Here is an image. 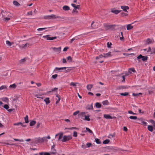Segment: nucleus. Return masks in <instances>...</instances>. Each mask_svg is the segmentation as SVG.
I'll list each match as a JSON object with an SVG mask.
<instances>
[{
  "instance_id": "5fc2aeb1",
  "label": "nucleus",
  "mask_w": 155,
  "mask_h": 155,
  "mask_svg": "<svg viewBox=\"0 0 155 155\" xmlns=\"http://www.w3.org/2000/svg\"><path fill=\"white\" fill-rule=\"evenodd\" d=\"M102 57H103V55L101 54V55H99V56L96 57V60H97L98 59H99V58H101Z\"/></svg>"
},
{
  "instance_id": "79ce46f5",
  "label": "nucleus",
  "mask_w": 155,
  "mask_h": 155,
  "mask_svg": "<svg viewBox=\"0 0 155 155\" xmlns=\"http://www.w3.org/2000/svg\"><path fill=\"white\" fill-rule=\"evenodd\" d=\"M129 118L131 119L136 120L137 119V117L135 116H130Z\"/></svg>"
},
{
  "instance_id": "dca6fc26",
  "label": "nucleus",
  "mask_w": 155,
  "mask_h": 155,
  "mask_svg": "<svg viewBox=\"0 0 155 155\" xmlns=\"http://www.w3.org/2000/svg\"><path fill=\"white\" fill-rule=\"evenodd\" d=\"M90 116L89 114H88L87 115H85V118L84 119L83 118V119L84 120L90 121V119L89 118Z\"/></svg>"
},
{
  "instance_id": "338daca9",
  "label": "nucleus",
  "mask_w": 155,
  "mask_h": 155,
  "mask_svg": "<svg viewBox=\"0 0 155 155\" xmlns=\"http://www.w3.org/2000/svg\"><path fill=\"white\" fill-rule=\"evenodd\" d=\"M92 144L91 143H88L86 144V146L87 147H89Z\"/></svg>"
},
{
  "instance_id": "c03bdc74",
  "label": "nucleus",
  "mask_w": 155,
  "mask_h": 155,
  "mask_svg": "<svg viewBox=\"0 0 155 155\" xmlns=\"http://www.w3.org/2000/svg\"><path fill=\"white\" fill-rule=\"evenodd\" d=\"M110 141L108 139H107L103 141V143L104 144H106L108 143Z\"/></svg>"
},
{
  "instance_id": "13d9d810",
  "label": "nucleus",
  "mask_w": 155,
  "mask_h": 155,
  "mask_svg": "<svg viewBox=\"0 0 155 155\" xmlns=\"http://www.w3.org/2000/svg\"><path fill=\"white\" fill-rule=\"evenodd\" d=\"M80 112V111L79 110H78L75 112H74V113L73 114V115L74 116H76V115L77 114H78Z\"/></svg>"
},
{
  "instance_id": "8fccbe9b",
  "label": "nucleus",
  "mask_w": 155,
  "mask_h": 155,
  "mask_svg": "<svg viewBox=\"0 0 155 155\" xmlns=\"http://www.w3.org/2000/svg\"><path fill=\"white\" fill-rule=\"evenodd\" d=\"M155 54V48H152V52L150 53V54Z\"/></svg>"
},
{
  "instance_id": "e2e57ef3",
  "label": "nucleus",
  "mask_w": 155,
  "mask_h": 155,
  "mask_svg": "<svg viewBox=\"0 0 155 155\" xmlns=\"http://www.w3.org/2000/svg\"><path fill=\"white\" fill-rule=\"evenodd\" d=\"M57 38V37L55 36L53 37H50L49 40H52L54 39H56Z\"/></svg>"
},
{
  "instance_id": "2eb2a0df",
  "label": "nucleus",
  "mask_w": 155,
  "mask_h": 155,
  "mask_svg": "<svg viewBox=\"0 0 155 155\" xmlns=\"http://www.w3.org/2000/svg\"><path fill=\"white\" fill-rule=\"evenodd\" d=\"M147 129L150 132H152L153 130V126L148 125L147 127Z\"/></svg>"
},
{
  "instance_id": "423d86ee",
  "label": "nucleus",
  "mask_w": 155,
  "mask_h": 155,
  "mask_svg": "<svg viewBox=\"0 0 155 155\" xmlns=\"http://www.w3.org/2000/svg\"><path fill=\"white\" fill-rule=\"evenodd\" d=\"M138 120H139L137 122L138 123L140 124H142L143 125H147V123L144 121H143L142 120V118L140 119H138Z\"/></svg>"
},
{
  "instance_id": "864d4df0",
  "label": "nucleus",
  "mask_w": 155,
  "mask_h": 155,
  "mask_svg": "<svg viewBox=\"0 0 155 155\" xmlns=\"http://www.w3.org/2000/svg\"><path fill=\"white\" fill-rule=\"evenodd\" d=\"M107 47L108 48H111L110 46L112 45V44L111 43H109V42H108L107 44Z\"/></svg>"
},
{
  "instance_id": "f257e3e1",
  "label": "nucleus",
  "mask_w": 155,
  "mask_h": 155,
  "mask_svg": "<svg viewBox=\"0 0 155 155\" xmlns=\"http://www.w3.org/2000/svg\"><path fill=\"white\" fill-rule=\"evenodd\" d=\"M72 138V137L71 135L64 136L63 137L61 141L63 142H65L69 140Z\"/></svg>"
},
{
  "instance_id": "bf43d9fd",
  "label": "nucleus",
  "mask_w": 155,
  "mask_h": 155,
  "mask_svg": "<svg viewBox=\"0 0 155 155\" xmlns=\"http://www.w3.org/2000/svg\"><path fill=\"white\" fill-rule=\"evenodd\" d=\"M67 59L68 61H69L71 62L72 61V58L70 56H69L68 57Z\"/></svg>"
},
{
  "instance_id": "a878e982",
  "label": "nucleus",
  "mask_w": 155,
  "mask_h": 155,
  "mask_svg": "<svg viewBox=\"0 0 155 155\" xmlns=\"http://www.w3.org/2000/svg\"><path fill=\"white\" fill-rule=\"evenodd\" d=\"M63 9L65 11H68L70 9V7L67 5H65L63 7Z\"/></svg>"
},
{
  "instance_id": "69168bd1",
  "label": "nucleus",
  "mask_w": 155,
  "mask_h": 155,
  "mask_svg": "<svg viewBox=\"0 0 155 155\" xmlns=\"http://www.w3.org/2000/svg\"><path fill=\"white\" fill-rule=\"evenodd\" d=\"M128 113L130 114H131L133 115H135L136 114L134 113L131 110L128 111Z\"/></svg>"
},
{
  "instance_id": "412c9836",
  "label": "nucleus",
  "mask_w": 155,
  "mask_h": 155,
  "mask_svg": "<svg viewBox=\"0 0 155 155\" xmlns=\"http://www.w3.org/2000/svg\"><path fill=\"white\" fill-rule=\"evenodd\" d=\"M93 85L92 84H88L87 86V88L89 91H91V89L92 88Z\"/></svg>"
},
{
  "instance_id": "774afa93",
  "label": "nucleus",
  "mask_w": 155,
  "mask_h": 155,
  "mask_svg": "<svg viewBox=\"0 0 155 155\" xmlns=\"http://www.w3.org/2000/svg\"><path fill=\"white\" fill-rule=\"evenodd\" d=\"M81 147L82 148L86 149L87 148V146L85 144H83L81 146Z\"/></svg>"
},
{
  "instance_id": "6ab92c4d",
  "label": "nucleus",
  "mask_w": 155,
  "mask_h": 155,
  "mask_svg": "<svg viewBox=\"0 0 155 155\" xmlns=\"http://www.w3.org/2000/svg\"><path fill=\"white\" fill-rule=\"evenodd\" d=\"M6 43L8 46L10 47L12 44H14V43L13 42H11L7 40L6 41Z\"/></svg>"
},
{
  "instance_id": "37998d69",
  "label": "nucleus",
  "mask_w": 155,
  "mask_h": 155,
  "mask_svg": "<svg viewBox=\"0 0 155 155\" xmlns=\"http://www.w3.org/2000/svg\"><path fill=\"white\" fill-rule=\"evenodd\" d=\"M50 35H47L45 36H44L43 37L44 38H46L47 40H49L50 39Z\"/></svg>"
},
{
  "instance_id": "0e129e2a",
  "label": "nucleus",
  "mask_w": 155,
  "mask_h": 155,
  "mask_svg": "<svg viewBox=\"0 0 155 155\" xmlns=\"http://www.w3.org/2000/svg\"><path fill=\"white\" fill-rule=\"evenodd\" d=\"M4 107L5 109L7 110L9 108V106L7 104H5L4 106Z\"/></svg>"
},
{
  "instance_id": "7c9ffc66",
  "label": "nucleus",
  "mask_w": 155,
  "mask_h": 155,
  "mask_svg": "<svg viewBox=\"0 0 155 155\" xmlns=\"http://www.w3.org/2000/svg\"><path fill=\"white\" fill-rule=\"evenodd\" d=\"M102 103L104 105H107L109 104V103L107 100L102 102Z\"/></svg>"
},
{
  "instance_id": "5701e85b",
  "label": "nucleus",
  "mask_w": 155,
  "mask_h": 155,
  "mask_svg": "<svg viewBox=\"0 0 155 155\" xmlns=\"http://www.w3.org/2000/svg\"><path fill=\"white\" fill-rule=\"evenodd\" d=\"M63 133H59V137L58 138L59 141H61L62 138L63 137Z\"/></svg>"
},
{
  "instance_id": "58836bf2",
  "label": "nucleus",
  "mask_w": 155,
  "mask_h": 155,
  "mask_svg": "<svg viewBox=\"0 0 155 155\" xmlns=\"http://www.w3.org/2000/svg\"><path fill=\"white\" fill-rule=\"evenodd\" d=\"M5 22H7L9 20H10V18H8L7 17H5V18H3L2 19Z\"/></svg>"
},
{
  "instance_id": "c9c22d12",
  "label": "nucleus",
  "mask_w": 155,
  "mask_h": 155,
  "mask_svg": "<svg viewBox=\"0 0 155 155\" xmlns=\"http://www.w3.org/2000/svg\"><path fill=\"white\" fill-rule=\"evenodd\" d=\"M67 68L65 67L61 68H56L54 70H63V69H66Z\"/></svg>"
},
{
  "instance_id": "6e6d98bb",
  "label": "nucleus",
  "mask_w": 155,
  "mask_h": 155,
  "mask_svg": "<svg viewBox=\"0 0 155 155\" xmlns=\"http://www.w3.org/2000/svg\"><path fill=\"white\" fill-rule=\"evenodd\" d=\"M13 139L14 140L16 141H19L20 142H23L24 141V140L23 139L19 140L18 139H15V138H14Z\"/></svg>"
},
{
  "instance_id": "f8f14e48",
  "label": "nucleus",
  "mask_w": 155,
  "mask_h": 155,
  "mask_svg": "<svg viewBox=\"0 0 155 155\" xmlns=\"http://www.w3.org/2000/svg\"><path fill=\"white\" fill-rule=\"evenodd\" d=\"M26 58H24L23 59H21L19 61L18 64H24L26 61Z\"/></svg>"
},
{
  "instance_id": "aec40b11",
  "label": "nucleus",
  "mask_w": 155,
  "mask_h": 155,
  "mask_svg": "<svg viewBox=\"0 0 155 155\" xmlns=\"http://www.w3.org/2000/svg\"><path fill=\"white\" fill-rule=\"evenodd\" d=\"M149 122L153 124V129L155 130V121L151 119L149 120Z\"/></svg>"
},
{
  "instance_id": "2f4dec72",
  "label": "nucleus",
  "mask_w": 155,
  "mask_h": 155,
  "mask_svg": "<svg viewBox=\"0 0 155 155\" xmlns=\"http://www.w3.org/2000/svg\"><path fill=\"white\" fill-rule=\"evenodd\" d=\"M131 71H132L133 72H136V71L135 70L134 68H130L129 69L128 72L130 74L131 73Z\"/></svg>"
},
{
  "instance_id": "1a4fd4ad",
  "label": "nucleus",
  "mask_w": 155,
  "mask_h": 155,
  "mask_svg": "<svg viewBox=\"0 0 155 155\" xmlns=\"http://www.w3.org/2000/svg\"><path fill=\"white\" fill-rule=\"evenodd\" d=\"M52 49L55 51L58 52V53H59L61 51V47H59L58 48L54 47Z\"/></svg>"
},
{
  "instance_id": "f3484780",
  "label": "nucleus",
  "mask_w": 155,
  "mask_h": 155,
  "mask_svg": "<svg viewBox=\"0 0 155 155\" xmlns=\"http://www.w3.org/2000/svg\"><path fill=\"white\" fill-rule=\"evenodd\" d=\"M71 5L74 8H76L77 9H79V8L80 7V5H76L74 4H71Z\"/></svg>"
},
{
  "instance_id": "3c124183",
  "label": "nucleus",
  "mask_w": 155,
  "mask_h": 155,
  "mask_svg": "<svg viewBox=\"0 0 155 155\" xmlns=\"http://www.w3.org/2000/svg\"><path fill=\"white\" fill-rule=\"evenodd\" d=\"M142 94L141 93H140L138 94H135L134 93H133L132 95L134 96H138L139 95H141Z\"/></svg>"
},
{
  "instance_id": "72a5a7b5",
  "label": "nucleus",
  "mask_w": 155,
  "mask_h": 155,
  "mask_svg": "<svg viewBox=\"0 0 155 155\" xmlns=\"http://www.w3.org/2000/svg\"><path fill=\"white\" fill-rule=\"evenodd\" d=\"M17 87V85L15 84H14L10 85L9 87L13 89Z\"/></svg>"
},
{
  "instance_id": "6e6552de",
  "label": "nucleus",
  "mask_w": 155,
  "mask_h": 155,
  "mask_svg": "<svg viewBox=\"0 0 155 155\" xmlns=\"http://www.w3.org/2000/svg\"><path fill=\"white\" fill-rule=\"evenodd\" d=\"M111 52H109L107 54H104L103 55V57L105 58L110 57L112 56L111 54Z\"/></svg>"
},
{
  "instance_id": "f704fd0d",
  "label": "nucleus",
  "mask_w": 155,
  "mask_h": 155,
  "mask_svg": "<svg viewBox=\"0 0 155 155\" xmlns=\"http://www.w3.org/2000/svg\"><path fill=\"white\" fill-rule=\"evenodd\" d=\"M51 27H47V28H40L37 29V30L39 32L42 31L43 30L47 28H50Z\"/></svg>"
},
{
  "instance_id": "052dcab7",
  "label": "nucleus",
  "mask_w": 155,
  "mask_h": 155,
  "mask_svg": "<svg viewBox=\"0 0 155 155\" xmlns=\"http://www.w3.org/2000/svg\"><path fill=\"white\" fill-rule=\"evenodd\" d=\"M73 136L75 137H77V133L76 131H74L73 133Z\"/></svg>"
},
{
  "instance_id": "4d7b16f0",
  "label": "nucleus",
  "mask_w": 155,
  "mask_h": 155,
  "mask_svg": "<svg viewBox=\"0 0 155 155\" xmlns=\"http://www.w3.org/2000/svg\"><path fill=\"white\" fill-rule=\"evenodd\" d=\"M67 129H68L69 130H73V129H77L76 127H71V128H65V130H66Z\"/></svg>"
},
{
  "instance_id": "e433bc0d",
  "label": "nucleus",
  "mask_w": 155,
  "mask_h": 155,
  "mask_svg": "<svg viewBox=\"0 0 155 155\" xmlns=\"http://www.w3.org/2000/svg\"><path fill=\"white\" fill-rule=\"evenodd\" d=\"M95 106L96 107L100 108L101 107V104L99 103H96L95 104Z\"/></svg>"
},
{
  "instance_id": "cd10ccee",
  "label": "nucleus",
  "mask_w": 155,
  "mask_h": 155,
  "mask_svg": "<svg viewBox=\"0 0 155 155\" xmlns=\"http://www.w3.org/2000/svg\"><path fill=\"white\" fill-rule=\"evenodd\" d=\"M44 101L45 102L46 104H48L50 102L49 98L48 97L46 98L44 100Z\"/></svg>"
},
{
  "instance_id": "603ef678",
  "label": "nucleus",
  "mask_w": 155,
  "mask_h": 155,
  "mask_svg": "<svg viewBox=\"0 0 155 155\" xmlns=\"http://www.w3.org/2000/svg\"><path fill=\"white\" fill-rule=\"evenodd\" d=\"M45 138L44 137L39 138V140L41 142H43L45 141Z\"/></svg>"
},
{
  "instance_id": "c756f323",
  "label": "nucleus",
  "mask_w": 155,
  "mask_h": 155,
  "mask_svg": "<svg viewBox=\"0 0 155 155\" xmlns=\"http://www.w3.org/2000/svg\"><path fill=\"white\" fill-rule=\"evenodd\" d=\"M1 99L4 101H5L6 103H8V99L7 97H5L2 98Z\"/></svg>"
},
{
  "instance_id": "9b49d317",
  "label": "nucleus",
  "mask_w": 155,
  "mask_h": 155,
  "mask_svg": "<svg viewBox=\"0 0 155 155\" xmlns=\"http://www.w3.org/2000/svg\"><path fill=\"white\" fill-rule=\"evenodd\" d=\"M121 8L123 9V10L126 12H128L127 11V10L128 9H129V8L127 6H121Z\"/></svg>"
},
{
  "instance_id": "ddd939ff",
  "label": "nucleus",
  "mask_w": 155,
  "mask_h": 155,
  "mask_svg": "<svg viewBox=\"0 0 155 155\" xmlns=\"http://www.w3.org/2000/svg\"><path fill=\"white\" fill-rule=\"evenodd\" d=\"M134 27V26L132 25L131 24H128L127 25V30H130L132 29Z\"/></svg>"
},
{
  "instance_id": "a211bd4d",
  "label": "nucleus",
  "mask_w": 155,
  "mask_h": 155,
  "mask_svg": "<svg viewBox=\"0 0 155 155\" xmlns=\"http://www.w3.org/2000/svg\"><path fill=\"white\" fill-rule=\"evenodd\" d=\"M78 12L77 9L74 8L72 10V13L73 15H77L78 13Z\"/></svg>"
},
{
  "instance_id": "4c0bfd02",
  "label": "nucleus",
  "mask_w": 155,
  "mask_h": 155,
  "mask_svg": "<svg viewBox=\"0 0 155 155\" xmlns=\"http://www.w3.org/2000/svg\"><path fill=\"white\" fill-rule=\"evenodd\" d=\"M36 124V121L34 120H33L30 123V125L31 126H32Z\"/></svg>"
},
{
  "instance_id": "ea45409f",
  "label": "nucleus",
  "mask_w": 155,
  "mask_h": 155,
  "mask_svg": "<svg viewBox=\"0 0 155 155\" xmlns=\"http://www.w3.org/2000/svg\"><path fill=\"white\" fill-rule=\"evenodd\" d=\"M87 108L88 110L93 109V107L92 106V104H91L90 105H88L87 106Z\"/></svg>"
},
{
  "instance_id": "a19ab883",
  "label": "nucleus",
  "mask_w": 155,
  "mask_h": 155,
  "mask_svg": "<svg viewBox=\"0 0 155 155\" xmlns=\"http://www.w3.org/2000/svg\"><path fill=\"white\" fill-rule=\"evenodd\" d=\"M25 123H28V115H26L25 117Z\"/></svg>"
},
{
  "instance_id": "393cba45",
  "label": "nucleus",
  "mask_w": 155,
  "mask_h": 155,
  "mask_svg": "<svg viewBox=\"0 0 155 155\" xmlns=\"http://www.w3.org/2000/svg\"><path fill=\"white\" fill-rule=\"evenodd\" d=\"M104 117L105 118H106V119H112L113 118L112 117L110 116L109 115V114H104Z\"/></svg>"
},
{
  "instance_id": "4be33fe9",
  "label": "nucleus",
  "mask_w": 155,
  "mask_h": 155,
  "mask_svg": "<svg viewBox=\"0 0 155 155\" xmlns=\"http://www.w3.org/2000/svg\"><path fill=\"white\" fill-rule=\"evenodd\" d=\"M78 84V83L72 82L70 83V85L71 86L73 87H76L77 86V84Z\"/></svg>"
},
{
  "instance_id": "bb28decb",
  "label": "nucleus",
  "mask_w": 155,
  "mask_h": 155,
  "mask_svg": "<svg viewBox=\"0 0 155 155\" xmlns=\"http://www.w3.org/2000/svg\"><path fill=\"white\" fill-rule=\"evenodd\" d=\"M153 42V40L150 38H148L147 40V42L148 44L152 43Z\"/></svg>"
},
{
  "instance_id": "a18cd8bd",
  "label": "nucleus",
  "mask_w": 155,
  "mask_h": 155,
  "mask_svg": "<svg viewBox=\"0 0 155 155\" xmlns=\"http://www.w3.org/2000/svg\"><path fill=\"white\" fill-rule=\"evenodd\" d=\"M128 93L125 92L124 93H120V95L122 96H126L128 95Z\"/></svg>"
},
{
  "instance_id": "20e7f679",
  "label": "nucleus",
  "mask_w": 155,
  "mask_h": 155,
  "mask_svg": "<svg viewBox=\"0 0 155 155\" xmlns=\"http://www.w3.org/2000/svg\"><path fill=\"white\" fill-rule=\"evenodd\" d=\"M30 44L29 43H26L25 45H20L19 47L21 49H25L27 47H29Z\"/></svg>"
},
{
  "instance_id": "49530a36",
  "label": "nucleus",
  "mask_w": 155,
  "mask_h": 155,
  "mask_svg": "<svg viewBox=\"0 0 155 155\" xmlns=\"http://www.w3.org/2000/svg\"><path fill=\"white\" fill-rule=\"evenodd\" d=\"M95 141H96V143H97L99 144L101 143V141H100L99 139H98L96 138L95 139Z\"/></svg>"
},
{
  "instance_id": "680f3d73",
  "label": "nucleus",
  "mask_w": 155,
  "mask_h": 155,
  "mask_svg": "<svg viewBox=\"0 0 155 155\" xmlns=\"http://www.w3.org/2000/svg\"><path fill=\"white\" fill-rule=\"evenodd\" d=\"M57 76H58V74H55L54 75H53L52 76V78H53L54 79H55L57 78Z\"/></svg>"
},
{
  "instance_id": "4468645a",
  "label": "nucleus",
  "mask_w": 155,
  "mask_h": 155,
  "mask_svg": "<svg viewBox=\"0 0 155 155\" xmlns=\"http://www.w3.org/2000/svg\"><path fill=\"white\" fill-rule=\"evenodd\" d=\"M115 25H104V26L105 27V29L106 30H108L112 28Z\"/></svg>"
},
{
  "instance_id": "9d476101",
  "label": "nucleus",
  "mask_w": 155,
  "mask_h": 155,
  "mask_svg": "<svg viewBox=\"0 0 155 155\" xmlns=\"http://www.w3.org/2000/svg\"><path fill=\"white\" fill-rule=\"evenodd\" d=\"M121 11V10H115L114 9H112L111 10V12L112 13H114L115 14H117L120 13Z\"/></svg>"
},
{
  "instance_id": "473e14b6",
  "label": "nucleus",
  "mask_w": 155,
  "mask_h": 155,
  "mask_svg": "<svg viewBox=\"0 0 155 155\" xmlns=\"http://www.w3.org/2000/svg\"><path fill=\"white\" fill-rule=\"evenodd\" d=\"M85 114L86 113L85 112H82L81 113L79 114H78V116H81L82 117L81 118L83 119L82 117L84 116L85 117Z\"/></svg>"
},
{
  "instance_id": "7ed1b4c3",
  "label": "nucleus",
  "mask_w": 155,
  "mask_h": 155,
  "mask_svg": "<svg viewBox=\"0 0 155 155\" xmlns=\"http://www.w3.org/2000/svg\"><path fill=\"white\" fill-rule=\"evenodd\" d=\"M147 58L148 57L147 56H143L141 54H140L137 57V58L138 59L142 58V60L143 61L147 60Z\"/></svg>"
},
{
  "instance_id": "c85d7f7f",
  "label": "nucleus",
  "mask_w": 155,
  "mask_h": 155,
  "mask_svg": "<svg viewBox=\"0 0 155 155\" xmlns=\"http://www.w3.org/2000/svg\"><path fill=\"white\" fill-rule=\"evenodd\" d=\"M13 3L14 5L16 6H18L20 5V4L16 1H14Z\"/></svg>"
},
{
  "instance_id": "b1692460",
  "label": "nucleus",
  "mask_w": 155,
  "mask_h": 155,
  "mask_svg": "<svg viewBox=\"0 0 155 155\" xmlns=\"http://www.w3.org/2000/svg\"><path fill=\"white\" fill-rule=\"evenodd\" d=\"M40 155H51L50 153L48 152H42L39 153Z\"/></svg>"
},
{
  "instance_id": "de8ad7c7",
  "label": "nucleus",
  "mask_w": 155,
  "mask_h": 155,
  "mask_svg": "<svg viewBox=\"0 0 155 155\" xmlns=\"http://www.w3.org/2000/svg\"><path fill=\"white\" fill-rule=\"evenodd\" d=\"M7 87L5 85H2L0 87V90H2L3 89H6Z\"/></svg>"
},
{
  "instance_id": "f03ea898",
  "label": "nucleus",
  "mask_w": 155,
  "mask_h": 155,
  "mask_svg": "<svg viewBox=\"0 0 155 155\" xmlns=\"http://www.w3.org/2000/svg\"><path fill=\"white\" fill-rule=\"evenodd\" d=\"M0 16L1 17L2 19H3L4 18L8 16V13L6 11H2L0 14Z\"/></svg>"
},
{
  "instance_id": "39448f33",
  "label": "nucleus",
  "mask_w": 155,
  "mask_h": 155,
  "mask_svg": "<svg viewBox=\"0 0 155 155\" xmlns=\"http://www.w3.org/2000/svg\"><path fill=\"white\" fill-rule=\"evenodd\" d=\"M57 18L56 16L54 15H48L45 17V19H55Z\"/></svg>"
},
{
  "instance_id": "0eeeda50",
  "label": "nucleus",
  "mask_w": 155,
  "mask_h": 155,
  "mask_svg": "<svg viewBox=\"0 0 155 155\" xmlns=\"http://www.w3.org/2000/svg\"><path fill=\"white\" fill-rule=\"evenodd\" d=\"M55 147V144H54L51 147V152L50 153H51L55 154L56 153V150L54 149Z\"/></svg>"
},
{
  "instance_id": "09e8293b",
  "label": "nucleus",
  "mask_w": 155,
  "mask_h": 155,
  "mask_svg": "<svg viewBox=\"0 0 155 155\" xmlns=\"http://www.w3.org/2000/svg\"><path fill=\"white\" fill-rule=\"evenodd\" d=\"M86 131H88L89 133H92L93 132L90 129H89V128L87 127H86Z\"/></svg>"
}]
</instances>
